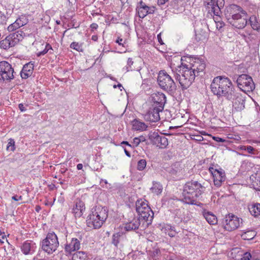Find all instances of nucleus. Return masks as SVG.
<instances>
[{
  "instance_id": "f257e3e1",
  "label": "nucleus",
  "mask_w": 260,
  "mask_h": 260,
  "mask_svg": "<svg viewBox=\"0 0 260 260\" xmlns=\"http://www.w3.org/2000/svg\"><path fill=\"white\" fill-rule=\"evenodd\" d=\"M210 88L212 93L218 98L224 97L227 100H230L236 91L231 80L224 76L215 77Z\"/></svg>"
},
{
  "instance_id": "f03ea898",
  "label": "nucleus",
  "mask_w": 260,
  "mask_h": 260,
  "mask_svg": "<svg viewBox=\"0 0 260 260\" xmlns=\"http://www.w3.org/2000/svg\"><path fill=\"white\" fill-rule=\"evenodd\" d=\"M205 190V187L198 181L188 182L184 186L182 200L186 204L199 206L197 199Z\"/></svg>"
},
{
  "instance_id": "7ed1b4c3",
  "label": "nucleus",
  "mask_w": 260,
  "mask_h": 260,
  "mask_svg": "<svg viewBox=\"0 0 260 260\" xmlns=\"http://www.w3.org/2000/svg\"><path fill=\"white\" fill-rule=\"evenodd\" d=\"M179 69L176 71L172 70V73L173 77L179 82L182 89H186L192 84L197 75L191 69L188 68L187 64L182 63Z\"/></svg>"
},
{
  "instance_id": "20e7f679",
  "label": "nucleus",
  "mask_w": 260,
  "mask_h": 260,
  "mask_svg": "<svg viewBox=\"0 0 260 260\" xmlns=\"http://www.w3.org/2000/svg\"><path fill=\"white\" fill-rule=\"evenodd\" d=\"M108 217L107 211L105 208L95 207L92 209L91 213L87 217V224L90 228L99 229Z\"/></svg>"
},
{
  "instance_id": "39448f33",
  "label": "nucleus",
  "mask_w": 260,
  "mask_h": 260,
  "mask_svg": "<svg viewBox=\"0 0 260 260\" xmlns=\"http://www.w3.org/2000/svg\"><path fill=\"white\" fill-rule=\"evenodd\" d=\"M157 82L161 89L170 94L174 93L176 90V85L171 75L168 74L165 70L159 72Z\"/></svg>"
},
{
  "instance_id": "423d86ee",
  "label": "nucleus",
  "mask_w": 260,
  "mask_h": 260,
  "mask_svg": "<svg viewBox=\"0 0 260 260\" xmlns=\"http://www.w3.org/2000/svg\"><path fill=\"white\" fill-rule=\"evenodd\" d=\"M136 211L141 220L147 222V225L151 223L153 218V212L148 205L147 201L142 199L138 200L136 203Z\"/></svg>"
},
{
  "instance_id": "0eeeda50",
  "label": "nucleus",
  "mask_w": 260,
  "mask_h": 260,
  "mask_svg": "<svg viewBox=\"0 0 260 260\" xmlns=\"http://www.w3.org/2000/svg\"><path fill=\"white\" fill-rule=\"evenodd\" d=\"M42 249L48 254H52L59 246V241L55 233L53 232L48 233L46 237L40 243Z\"/></svg>"
},
{
  "instance_id": "6e6552de",
  "label": "nucleus",
  "mask_w": 260,
  "mask_h": 260,
  "mask_svg": "<svg viewBox=\"0 0 260 260\" xmlns=\"http://www.w3.org/2000/svg\"><path fill=\"white\" fill-rule=\"evenodd\" d=\"M242 219L238 217L233 214L226 215L223 220L224 229L228 231L231 232L236 230L240 226L242 223Z\"/></svg>"
},
{
  "instance_id": "1a4fd4ad",
  "label": "nucleus",
  "mask_w": 260,
  "mask_h": 260,
  "mask_svg": "<svg viewBox=\"0 0 260 260\" xmlns=\"http://www.w3.org/2000/svg\"><path fill=\"white\" fill-rule=\"evenodd\" d=\"M238 87L243 91L250 92L255 88L252 78L246 74L239 75L236 80Z\"/></svg>"
},
{
  "instance_id": "9d476101",
  "label": "nucleus",
  "mask_w": 260,
  "mask_h": 260,
  "mask_svg": "<svg viewBox=\"0 0 260 260\" xmlns=\"http://www.w3.org/2000/svg\"><path fill=\"white\" fill-rule=\"evenodd\" d=\"M209 171L213 178L214 185L217 187L221 186L226 178L224 171L218 166L212 165L209 167Z\"/></svg>"
},
{
  "instance_id": "9b49d317",
  "label": "nucleus",
  "mask_w": 260,
  "mask_h": 260,
  "mask_svg": "<svg viewBox=\"0 0 260 260\" xmlns=\"http://www.w3.org/2000/svg\"><path fill=\"white\" fill-rule=\"evenodd\" d=\"M14 69L6 61H0V80L10 81L14 78Z\"/></svg>"
},
{
  "instance_id": "f8f14e48",
  "label": "nucleus",
  "mask_w": 260,
  "mask_h": 260,
  "mask_svg": "<svg viewBox=\"0 0 260 260\" xmlns=\"http://www.w3.org/2000/svg\"><path fill=\"white\" fill-rule=\"evenodd\" d=\"M240 15H246L247 13L243 9L235 4L230 5L226 7L225 10V15L229 21V19H237L240 18Z\"/></svg>"
},
{
  "instance_id": "ddd939ff",
  "label": "nucleus",
  "mask_w": 260,
  "mask_h": 260,
  "mask_svg": "<svg viewBox=\"0 0 260 260\" xmlns=\"http://www.w3.org/2000/svg\"><path fill=\"white\" fill-rule=\"evenodd\" d=\"M188 63H187L188 68L191 69L198 76L200 73L203 72L206 68L205 60L198 57L189 58Z\"/></svg>"
},
{
  "instance_id": "4468645a",
  "label": "nucleus",
  "mask_w": 260,
  "mask_h": 260,
  "mask_svg": "<svg viewBox=\"0 0 260 260\" xmlns=\"http://www.w3.org/2000/svg\"><path fill=\"white\" fill-rule=\"evenodd\" d=\"M233 101V107L236 111H241L245 108V99L242 94L236 90L230 100Z\"/></svg>"
},
{
  "instance_id": "2eb2a0df",
  "label": "nucleus",
  "mask_w": 260,
  "mask_h": 260,
  "mask_svg": "<svg viewBox=\"0 0 260 260\" xmlns=\"http://www.w3.org/2000/svg\"><path fill=\"white\" fill-rule=\"evenodd\" d=\"M162 110H159L156 107L152 106L148 111L144 114V118L147 121L155 122L160 119L159 112Z\"/></svg>"
},
{
  "instance_id": "dca6fc26",
  "label": "nucleus",
  "mask_w": 260,
  "mask_h": 260,
  "mask_svg": "<svg viewBox=\"0 0 260 260\" xmlns=\"http://www.w3.org/2000/svg\"><path fill=\"white\" fill-rule=\"evenodd\" d=\"M81 241L76 238L69 239L64 245V251L69 254L77 251L80 248Z\"/></svg>"
},
{
  "instance_id": "f3484780",
  "label": "nucleus",
  "mask_w": 260,
  "mask_h": 260,
  "mask_svg": "<svg viewBox=\"0 0 260 260\" xmlns=\"http://www.w3.org/2000/svg\"><path fill=\"white\" fill-rule=\"evenodd\" d=\"M153 104L152 106L156 107L159 110H163L166 102V97L162 92H157L152 95Z\"/></svg>"
},
{
  "instance_id": "a211bd4d",
  "label": "nucleus",
  "mask_w": 260,
  "mask_h": 260,
  "mask_svg": "<svg viewBox=\"0 0 260 260\" xmlns=\"http://www.w3.org/2000/svg\"><path fill=\"white\" fill-rule=\"evenodd\" d=\"M36 249V244L32 241H26L21 246V251L25 255L32 254L35 252Z\"/></svg>"
},
{
  "instance_id": "6ab92c4d",
  "label": "nucleus",
  "mask_w": 260,
  "mask_h": 260,
  "mask_svg": "<svg viewBox=\"0 0 260 260\" xmlns=\"http://www.w3.org/2000/svg\"><path fill=\"white\" fill-rule=\"evenodd\" d=\"M205 5L208 11L212 12L216 16H219L220 13V9L218 5V0H207Z\"/></svg>"
},
{
  "instance_id": "aec40b11",
  "label": "nucleus",
  "mask_w": 260,
  "mask_h": 260,
  "mask_svg": "<svg viewBox=\"0 0 260 260\" xmlns=\"http://www.w3.org/2000/svg\"><path fill=\"white\" fill-rule=\"evenodd\" d=\"M85 211L84 203L80 200H77L72 209V212L75 217H80Z\"/></svg>"
},
{
  "instance_id": "412c9836",
  "label": "nucleus",
  "mask_w": 260,
  "mask_h": 260,
  "mask_svg": "<svg viewBox=\"0 0 260 260\" xmlns=\"http://www.w3.org/2000/svg\"><path fill=\"white\" fill-rule=\"evenodd\" d=\"M182 165L180 162H176L173 164L168 170L169 173L173 177H177L183 174L184 170Z\"/></svg>"
},
{
  "instance_id": "4be33fe9",
  "label": "nucleus",
  "mask_w": 260,
  "mask_h": 260,
  "mask_svg": "<svg viewBox=\"0 0 260 260\" xmlns=\"http://www.w3.org/2000/svg\"><path fill=\"white\" fill-rule=\"evenodd\" d=\"M140 218H134L131 221L126 223L121 229L124 232L137 230L140 225Z\"/></svg>"
},
{
  "instance_id": "5701e85b",
  "label": "nucleus",
  "mask_w": 260,
  "mask_h": 260,
  "mask_svg": "<svg viewBox=\"0 0 260 260\" xmlns=\"http://www.w3.org/2000/svg\"><path fill=\"white\" fill-rule=\"evenodd\" d=\"M229 22L235 27L238 29H242L245 27L248 21L246 18H242V15H240V18L237 19H229Z\"/></svg>"
},
{
  "instance_id": "b1692460",
  "label": "nucleus",
  "mask_w": 260,
  "mask_h": 260,
  "mask_svg": "<svg viewBox=\"0 0 260 260\" xmlns=\"http://www.w3.org/2000/svg\"><path fill=\"white\" fill-rule=\"evenodd\" d=\"M34 64L31 62L26 63L20 72V76L22 79H27L30 76L32 73Z\"/></svg>"
},
{
  "instance_id": "393cba45",
  "label": "nucleus",
  "mask_w": 260,
  "mask_h": 260,
  "mask_svg": "<svg viewBox=\"0 0 260 260\" xmlns=\"http://www.w3.org/2000/svg\"><path fill=\"white\" fill-rule=\"evenodd\" d=\"M154 142L160 148H165L168 145V139L164 136L156 135L154 137Z\"/></svg>"
},
{
  "instance_id": "a878e982",
  "label": "nucleus",
  "mask_w": 260,
  "mask_h": 260,
  "mask_svg": "<svg viewBox=\"0 0 260 260\" xmlns=\"http://www.w3.org/2000/svg\"><path fill=\"white\" fill-rule=\"evenodd\" d=\"M26 23V21L24 17L19 18L16 20V21L10 24L8 27V30L9 31H13L19 28V27L24 25Z\"/></svg>"
},
{
  "instance_id": "bb28decb",
  "label": "nucleus",
  "mask_w": 260,
  "mask_h": 260,
  "mask_svg": "<svg viewBox=\"0 0 260 260\" xmlns=\"http://www.w3.org/2000/svg\"><path fill=\"white\" fill-rule=\"evenodd\" d=\"M203 215L206 221L210 224L215 225L217 223L216 216L212 212L204 210L202 212Z\"/></svg>"
},
{
  "instance_id": "cd10ccee",
  "label": "nucleus",
  "mask_w": 260,
  "mask_h": 260,
  "mask_svg": "<svg viewBox=\"0 0 260 260\" xmlns=\"http://www.w3.org/2000/svg\"><path fill=\"white\" fill-rule=\"evenodd\" d=\"M249 211L251 215L255 218H260V204L253 203L249 206Z\"/></svg>"
},
{
  "instance_id": "c85d7f7f",
  "label": "nucleus",
  "mask_w": 260,
  "mask_h": 260,
  "mask_svg": "<svg viewBox=\"0 0 260 260\" xmlns=\"http://www.w3.org/2000/svg\"><path fill=\"white\" fill-rule=\"evenodd\" d=\"M125 232L121 229V230L114 233L112 235V243L116 247H118V245L121 241V239L123 237Z\"/></svg>"
},
{
  "instance_id": "c756f323",
  "label": "nucleus",
  "mask_w": 260,
  "mask_h": 260,
  "mask_svg": "<svg viewBox=\"0 0 260 260\" xmlns=\"http://www.w3.org/2000/svg\"><path fill=\"white\" fill-rule=\"evenodd\" d=\"M12 39L11 38L10 36L9 35L7 36L5 39L2 40L0 41V48L2 49H4L7 50L10 47H12L15 46L13 43Z\"/></svg>"
},
{
  "instance_id": "7c9ffc66",
  "label": "nucleus",
  "mask_w": 260,
  "mask_h": 260,
  "mask_svg": "<svg viewBox=\"0 0 260 260\" xmlns=\"http://www.w3.org/2000/svg\"><path fill=\"white\" fill-rule=\"evenodd\" d=\"M137 9L140 18H143L148 15L147 5L142 1L140 2Z\"/></svg>"
},
{
  "instance_id": "2f4dec72",
  "label": "nucleus",
  "mask_w": 260,
  "mask_h": 260,
  "mask_svg": "<svg viewBox=\"0 0 260 260\" xmlns=\"http://www.w3.org/2000/svg\"><path fill=\"white\" fill-rule=\"evenodd\" d=\"M133 128L136 131H145L147 126L144 122L140 121L138 119H135L133 121Z\"/></svg>"
},
{
  "instance_id": "473e14b6",
  "label": "nucleus",
  "mask_w": 260,
  "mask_h": 260,
  "mask_svg": "<svg viewBox=\"0 0 260 260\" xmlns=\"http://www.w3.org/2000/svg\"><path fill=\"white\" fill-rule=\"evenodd\" d=\"M24 33L21 30H19L9 35L14 45L17 44L20 41L22 40L23 38Z\"/></svg>"
},
{
  "instance_id": "72a5a7b5",
  "label": "nucleus",
  "mask_w": 260,
  "mask_h": 260,
  "mask_svg": "<svg viewBox=\"0 0 260 260\" xmlns=\"http://www.w3.org/2000/svg\"><path fill=\"white\" fill-rule=\"evenodd\" d=\"M249 23L254 30H258L260 28V21L254 15L251 16L249 19Z\"/></svg>"
},
{
  "instance_id": "f704fd0d",
  "label": "nucleus",
  "mask_w": 260,
  "mask_h": 260,
  "mask_svg": "<svg viewBox=\"0 0 260 260\" xmlns=\"http://www.w3.org/2000/svg\"><path fill=\"white\" fill-rule=\"evenodd\" d=\"M162 189V186L159 182L153 181L150 190L152 193L158 195L161 193Z\"/></svg>"
},
{
  "instance_id": "c9c22d12",
  "label": "nucleus",
  "mask_w": 260,
  "mask_h": 260,
  "mask_svg": "<svg viewBox=\"0 0 260 260\" xmlns=\"http://www.w3.org/2000/svg\"><path fill=\"white\" fill-rule=\"evenodd\" d=\"M87 253L84 251H78L75 253L72 256V260H88Z\"/></svg>"
},
{
  "instance_id": "e433bc0d",
  "label": "nucleus",
  "mask_w": 260,
  "mask_h": 260,
  "mask_svg": "<svg viewBox=\"0 0 260 260\" xmlns=\"http://www.w3.org/2000/svg\"><path fill=\"white\" fill-rule=\"evenodd\" d=\"M256 236V233L254 231H248L242 234L241 237L245 240H250Z\"/></svg>"
},
{
  "instance_id": "4c0bfd02",
  "label": "nucleus",
  "mask_w": 260,
  "mask_h": 260,
  "mask_svg": "<svg viewBox=\"0 0 260 260\" xmlns=\"http://www.w3.org/2000/svg\"><path fill=\"white\" fill-rule=\"evenodd\" d=\"M260 179V174L256 173L250 176V181L253 187L257 185L258 180Z\"/></svg>"
},
{
  "instance_id": "58836bf2",
  "label": "nucleus",
  "mask_w": 260,
  "mask_h": 260,
  "mask_svg": "<svg viewBox=\"0 0 260 260\" xmlns=\"http://www.w3.org/2000/svg\"><path fill=\"white\" fill-rule=\"evenodd\" d=\"M70 48L74 49L78 52H83V49L82 44H80L78 42H73L70 45Z\"/></svg>"
},
{
  "instance_id": "ea45409f",
  "label": "nucleus",
  "mask_w": 260,
  "mask_h": 260,
  "mask_svg": "<svg viewBox=\"0 0 260 260\" xmlns=\"http://www.w3.org/2000/svg\"><path fill=\"white\" fill-rule=\"evenodd\" d=\"M146 160L144 159L139 160L137 164V169L139 171L143 170L146 166Z\"/></svg>"
},
{
  "instance_id": "a19ab883",
  "label": "nucleus",
  "mask_w": 260,
  "mask_h": 260,
  "mask_svg": "<svg viewBox=\"0 0 260 260\" xmlns=\"http://www.w3.org/2000/svg\"><path fill=\"white\" fill-rule=\"evenodd\" d=\"M144 140L145 139L143 136L140 138L135 137V138H134L133 141L132 142V147L135 148L137 147L141 141H144Z\"/></svg>"
},
{
  "instance_id": "79ce46f5",
  "label": "nucleus",
  "mask_w": 260,
  "mask_h": 260,
  "mask_svg": "<svg viewBox=\"0 0 260 260\" xmlns=\"http://www.w3.org/2000/svg\"><path fill=\"white\" fill-rule=\"evenodd\" d=\"M15 149V141L13 139H10L7 146V150L8 151H14Z\"/></svg>"
},
{
  "instance_id": "37998d69",
  "label": "nucleus",
  "mask_w": 260,
  "mask_h": 260,
  "mask_svg": "<svg viewBox=\"0 0 260 260\" xmlns=\"http://www.w3.org/2000/svg\"><path fill=\"white\" fill-rule=\"evenodd\" d=\"M133 61L132 58H128L127 61V65L123 68V71H125V72H128L129 71H132V66L133 64Z\"/></svg>"
},
{
  "instance_id": "c03bdc74",
  "label": "nucleus",
  "mask_w": 260,
  "mask_h": 260,
  "mask_svg": "<svg viewBox=\"0 0 260 260\" xmlns=\"http://www.w3.org/2000/svg\"><path fill=\"white\" fill-rule=\"evenodd\" d=\"M246 151L249 154L253 155L256 154V150L251 146H247Z\"/></svg>"
},
{
  "instance_id": "a18cd8bd",
  "label": "nucleus",
  "mask_w": 260,
  "mask_h": 260,
  "mask_svg": "<svg viewBox=\"0 0 260 260\" xmlns=\"http://www.w3.org/2000/svg\"><path fill=\"white\" fill-rule=\"evenodd\" d=\"M251 258V255L249 252H246L244 253L241 258L242 260H250Z\"/></svg>"
},
{
  "instance_id": "49530a36",
  "label": "nucleus",
  "mask_w": 260,
  "mask_h": 260,
  "mask_svg": "<svg viewBox=\"0 0 260 260\" xmlns=\"http://www.w3.org/2000/svg\"><path fill=\"white\" fill-rule=\"evenodd\" d=\"M147 10L148 14H153L155 11V7L154 6L149 7L147 6Z\"/></svg>"
},
{
  "instance_id": "de8ad7c7",
  "label": "nucleus",
  "mask_w": 260,
  "mask_h": 260,
  "mask_svg": "<svg viewBox=\"0 0 260 260\" xmlns=\"http://www.w3.org/2000/svg\"><path fill=\"white\" fill-rule=\"evenodd\" d=\"M217 19H218V18H216V20H215V22L216 23L217 28L219 29L221 28L224 26V23L222 21H217Z\"/></svg>"
},
{
  "instance_id": "09e8293b",
  "label": "nucleus",
  "mask_w": 260,
  "mask_h": 260,
  "mask_svg": "<svg viewBox=\"0 0 260 260\" xmlns=\"http://www.w3.org/2000/svg\"><path fill=\"white\" fill-rule=\"evenodd\" d=\"M116 43H118L119 45L122 46V47H125V44H126L125 41H123V39L120 38H118L116 41Z\"/></svg>"
},
{
  "instance_id": "8fccbe9b",
  "label": "nucleus",
  "mask_w": 260,
  "mask_h": 260,
  "mask_svg": "<svg viewBox=\"0 0 260 260\" xmlns=\"http://www.w3.org/2000/svg\"><path fill=\"white\" fill-rule=\"evenodd\" d=\"M213 139L218 142H224L225 141V140L218 137H213Z\"/></svg>"
},
{
  "instance_id": "3c124183",
  "label": "nucleus",
  "mask_w": 260,
  "mask_h": 260,
  "mask_svg": "<svg viewBox=\"0 0 260 260\" xmlns=\"http://www.w3.org/2000/svg\"><path fill=\"white\" fill-rule=\"evenodd\" d=\"M18 107H19V110L21 112H25L26 110V109L25 108V106H24V105L23 104H21V103L19 104L18 105Z\"/></svg>"
},
{
  "instance_id": "603ef678",
  "label": "nucleus",
  "mask_w": 260,
  "mask_h": 260,
  "mask_svg": "<svg viewBox=\"0 0 260 260\" xmlns=\"http://www.w3.org/2000/svg\"><path fill=\"white\" fill-rule=\"evenodd\" d=\"M12 199L15 201H19V200H21L22 199V196H19L18 197L17 196H14L12 197Z\"/></svg>"
},
{
  "instance_id": "864d4df0",
  "label": "nucleus",
  "mask_w": 260,
  "mask_h": 260,
  "mask_svg": "<svg viewBox=\"0 0 260 260\" xmlns=\"http://www.w3.org/2000/svg\"><path fill=\"white\" fill-rule=\"evenodd\" d=\"M169 0H157V4L158 5L161 6L166 4Z\"/></svg>"
},
{
  "instance_id": "5fc2aeb1",
  "label": "nucleus",
  "mask_w": 260,
  "mask_h": 260,
  "mask_svg": "<svg viewBox=\"0 0 260 260\" xmlns=\"http://www.w3.org/2000/svg\"><path fill=\"white\" fill-rule=\"evenodd\" d=\"M47 52H48V50H46L45 49H44L43 51H40V52H39L38 53V56H41V55H44L45 54H46Z\"/></svg>"
},
{
  "instance_id": "6e6d98bb",
  "label": "nucleus",
  "mask_w": 260,
  "mask_h": 260,
  "mask_svg": "<svg viewBox=\"0 0 260 260\" xmlns=\"http://www.w3.org/2000/svg\"><path fill=\"white\" fill-rule=\"evenodd\" d=\"M90 27L92 29H96L98 27V25L96 23H93L90 25Z\"/></svg>"
},
{
  "instance_id": "4d7b16f0",
  "label": "nucleus",
  "mask_w": 260,
  "mask_h": 260,
  "mask_svg": "<svg viewBox=\"0 0 260 260\" xmlns=\"http://www.w3.org/2000/svg\"><path fill=\"white\" fill-rule=\"evenodd\" d=\"M246 146H247L240 145V146H238V149L239 150L246 151Z\"/></svg>"
},
{
  "instance_id": "13d9d810",
  "label": "nucleus",
  "mask_w": 260,
  "mask_h": 260,
  "mask_svg": "<svg viewBox=\"0 0 260 260\" xmlns=\"http://www.w3.org/2000/svg\"><path fill=\"white\" fill-rule=\"evenodd\" d=\"M117 87H118L121 91L122 90V88H123L122 86V85L121 84H120V83H119L117 85H113V88H116Z\"/></svg>"
},
{
  "instance_id": "bf43d9fd",
  "label": "nucleus",
  "mask_w": 260,
  "mask_h": 260,
  "mask_svg": "<svg viewBox=\"0 0 260 260\" xmlns=\"http://www.w3.org/2000/svg\"><path fill=\"white\" fill-rule=\"evenodd\" d=\"M255 189L260 190V179L258 180L257 185H255Z\"/></svg>"
},
{
  "instance_id": "052dcab7",
  "label": "nucleus",
  "mask_w": 260,
  "mask_h": 260,
  "mask_svg": "<svg viewBox=\"0 0 260 260\" xmlns=\"http://www.w3.org/2000/svg\"><path fill=\"white\" fill-rule=\"evenodd\" d=\"M121 144L126 145L129 147H132V145L130 144L127 141H122L121 143Z\"/></svg>"
},
{
  "instance_id": "680f3d73",
  "label": "nucleus",
  "mask_w": 260,
  "mask_h": 260,
  "mask_svg": "<svg viewBox=\"0 0 260 260\" xmlns=\"http://www.w3.org/2000/svg\"><path fill=\"white\" fill-rule=\"evenodd\" d=\"M45 49L46 50H47L48 51L50 49H52V47H51V46L49 44H47L46 45Z\"/></svg>"
},
{
  "instance_id": "e2e57ef3",
  "label": "nucleus",
  "mask_w": 260,
  "mask_h": 260,
  "mask_svg": "<svg viewBox=\"0 0 260 260\" xmlns=\"http://www.w3.org/2000/svg\"><path fill=\"white\" fill-rule=\"evenodd\" d=\"M98 39V37L97 35H93L91 37V40L93 41H96Z\"/></svg>"
},
{
  "instance_id": "0e129e2a",
  "label": "nucleus",
  "mask_w": 260,
  "mask_h": 260,
  "mask_svg": "<svg viewBox=\"0 0 260 260\" xmlns=\"http://www.w3.org/2000/svg\"><path fill=\"white\" fill-rule=\"evenodd\" d=\"M124 152H125L126 155L128 157H130L131 155V153H129V152L125 148H124Z\"/></svg>"
},
{
  "instance_id": "69168bd1",
  "label": "nucleus",
  "mask_w": 260,
  "mask_h": 260,
  "mask_svg": "<svg viewBox=\"0 0 260 260\" xmlns=\"http://www.w3.org/2000/svg\"><path fill=\"white\" fill-rule=\"evenodd\" d=\"M83 168V165L82 164H78L77 166V169L78 170H81Z\"/></svg>"
},
{
  "instance_id": "338daca9",
  "label": "nucleus",
  "mask_w": 260,
  "mask_h": 260,
  "mask_svg": "<svg viewBox=\"0 0 260 260\" xmlns=\"http://www.w3.org/2000/svg\"><path fill=\"white\" fill-rule=\"evenodd\" d=\"M176 233L177 232H171L170 233H169V236L171 237H173L175 236Z\"/></svg>"
},
{
  "instance_id": "774afa93",
  "label": "nucleus",
  "mask_w": 260,
  "mask_h": 260,
  "mask_svg": "<svg viewBox=\"0 0 260 260\" xmlns=\"http://www.w3.org/2000/svg\"><path fill=\"white\" fill-rule=\"evenodd\" d=\"M40 209H41V208L39 206H36V210L38 212L40 211Z\"/></svg>"
}]
</instances>
